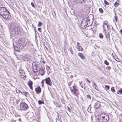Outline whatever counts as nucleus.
Segmentation results:
<instances>
[{
    "instance_id": "f257e3e1",
    "label": "nucleus",
    "mask_w": 122,
    "mask_h": 122,
    "mask_svg": "<svg viewBox=\"0 0 122 122\" xmlns=\"http://www.w3.org/2000/svg\"><path fill=\"white\" fill-rule=\"evenodd\" d=\"M20 28L18 26H15L14 24L12 25L10 33L11 37H15L17 35H20Z\"/></svg>"
},
{
    "instance_id": "f03ea898",
    "label": "nucleus",
    "mask_w": 122,
    "mask_h": 122,
    "mask_svg": "<svg viewBox=\"0 0 122 122\" xmlns=\"http://www.w3.org/2000/svg\"><path fill=\"white\" fill-rule=\"evenodd\" d=\"M0 15L5 19L9 20L11 17V15L9 11L5 7H0Z\"/></svg>"
},
{
    "instance_id": "7ed1b4c3",
    "label": "nucleus",
    "mask_w": 122,
    "mask_h": 122,
    "mask_svg": "<svg viewBox=\"0 0 122 122\" xmlns=\"http://www.w3.org/2000/svg\"><path fill=\"white\" fill-rule=\"evenodd\" d=\"M90 19L88 17H84L81 23V27L83 29L85 28L86 27L90 26V25H88V23L89 22Z\"/></svg>"
},
{
    "instance_id": "20e7f679",
    "label": "nucleus",
    "mask_w": 122,
    "mask_h": 122,
    "mask_svg": "<svg viewBox=\"0 0 122 122\" xmlns=\"http://www.w3.org/2000/svg\"><path fill=\"white\" fill-rule=\"evenodd\" d=\"M69 88L72 94L75 95L76 96L79 95V93L78 92V90L76 87L75 85H74L73 86L72 88L71 87H69Z\"/></svg>"
},
{
    "instance_id": "39448f33",
    "label": "nucleus",
    "mask_w": 122,
    "mask_h": 122,
    "mask_svg": "<svg viewBox=\"0 0 122 122\" xmlns=\"http://www.w3.org/2000/svg\"><path fill=\"white\" fill-rule=\"evenodd\" d=\"M29 108L28 105L25 102H22L20 105V110L22 111H26Z\"/></svg>"
},
{
    "instance_id": "423d86ee",
    "label": "nucleus",
    "mask_w": 122,
    "mask_h": 122,
    "mask_svg": "<svg viewBox=\"0 0 122 122\" xmlns=\"http://www.w3.org/2000/svg\"><path fill=\"white\" fill-rule=\"evenodd\" d=\"M24 43L26 44V42L25 41L24 39L21 38L17 41L16 44L17 45H20L24 44Z\"/></svg>"
},
{
    "instance_id": "0eeeda50",
    "label": "nucleus",
    "mask_w": 122,
    "mask_h": 122,
    "mask_svg": "<svg viewBox=\"0 0 122 122\" xmlns=\"http://www.w3.org/2000/svg\"><path fill=\"white\" fill-rule=\"evenodd\" d=\"M44 80L45 81V82L47 84L50 86H51L52 85V82L51 81V79L49 77L45 78L44 79Z\"/></svg>"
},
{
    "instance_id": "6e6552de",
    "label": "nucleus",
    "mask_w": 122,
    "mask_h": 122,
    "mask_svg": "<svg viewBox=\"0 0 122 122\" xmlns=\"http://www.w3.org/2000/svg\"><path fill=\"white\" fill-rule=\"evenodd\" d=\"M39 71L40 74L41 75H43L45 74L44 69L42 67L39 68Z\"/></svg>"
},
{
    "instance_id": "1a4fd4ad",
    "label": "nucleus",
    "mask_w": 122,
    "mask_h": 122,
    "mask_svg": "<svg viewBox=\"0 0 122 122\" xmlns=\"http://www.w3.org/2000/svg\"><path fill=\"white\" fill-rule=\"evenodd\" d=\"M38 63L36 62H34L32 64L33 70H36L37 69Z\"/></svg>"
},
{
    "instance_id": "9d476101",
    "label": "nucleus",
    "mask_w": 122,
    "mask_h": 122,
    "mask_svg": "<svg viewBox=\"0 0 122 122\" xmlns=\"http://www.w3.org/2000/svg\"><path fill=\"white\" fill-rule=\"evenodd\" d=\"M41 88L39 86L35 88V91L37 94H38L41 93Z\"/></svg>"
},
{
    "instance_id": "9b49d317",
    "label": "nucleus",
    "mask_w": 122,
    "mask_h": 122,
    "mask_svg": "<svg viewBox=\"0 0 122 122\" xmlns=\"http://www.w3.org/2000/svg\"><path fill=\"white\" fill-rule=\"evenodd\" d=\"M103 118L104 122H107L109 120V116L108 115L103 116Z\"/></svg>"
},
{
    "instance_id": "f8f14e48",
    "label": "nucleus",
    "mask_w": 122,
    "mask_h": 122,
    "mask_svg": "<svg viewBox=\"0 0 122 122\" xmlns=\"http://www.w3.org/2000/svg\"><path fill=\"white\" fill-rule=\"evenodd\" d=\"M103 28L104 30L105 36L107 38V41H110L109 35L108 33H107V32L106 33V31L105 30V28L104 26H103Z\"/></svg>"
},
{
    "instance_id": "ddd939ff",
    "label": "nucleus",
    "mask_w": 122,
    "mask_h": 122,
    "mask_svg": "<svg viewBox=\"0 0 122 122\" xmlns=\"http://www.w3.org/2000/svg\"><path fill=\"white\" fill-rule=\"evenodd\" d=\"M18 46V48H19L20 50L22 49L25 46H26V44H25L24 43V44H22L20 45H17Z\"/></svg>"
},
{
    "instance_id": "4468645a",
    "label": "nucleus",
    "mask_w": 122,
    "mask_h": 122,
    "mask_svg": "<svg viewBox=\"0 0 122 122\" xmlns=\"http://www.w3.org/2000/svg\"><path fill=\"white\" fill-rule=\"evenodd\" d=\"M103 118V116H101V115H100V116L99 118H97V119L99 122H104Z\"/></svg>"
},
{
    "instance_id": "2eb2a0df",
    "label": "nucleus",
    "mask_w": 122,
    "mask_h": 122,
    "mask_svg": "<svg viewBox=\"0 0 122 122\" xmlns=\"http://www.w3.org/2000/svg\"><path fill=\"white\" fill-rule=\"evenodd\" d=\"M27 114L28 117L30 118H31L34 116V113L31 112H29L27 113Z\"/></svg>"
},
{
    "instance_id": "dca6fc26",
    "label": "nucleus",
    "mask_w": 122,
    "mask_h": 122,
    "mask_svg": "<svg viewBox=\"0 0 122 122\" xmlns=\"http://www.w3.org/2000/svg\"><path fill=\"white\" fill-rule=\"evenodd\" d=\"M100 104L99 103H96L94 104V107L95 109H98L100 106Z\"/></svg>"
},
{
    "instance_id": "f3484780",
    "label": "nucleus",
    "mask_w": 122,
    "mask_h": 122,
    "mask_svg": "<svg viewBox=\"0 0 122 122\" xmlns=\"http://www.w3.org/2000/svg\"><path fill=\"white\" fill-rule=\"evenodd\" d=\"M19 72L20 73H21L22 74V75L23 76H25V73L24 72V71H23L22 69H19ZM22 75H21V76Z\"/></svg>"
},
{
    "instance_id": "a211bd4d",
    "label": "nucleus",
    "mask_w": 122,
    "mask_h": 122,
    "mask_svg": "<svg viewBox=\"0 0 122 122\" xmlns=\"http://www.w3.org/2000/svg\"><path fill=\"white\" fill-rule=\"evenodd\" d=\"M78 55L82 59H84L85 58V57L83 55V54L82 53H78Z\"/></svg>"
},
{
    "instance_id": "6ab92c4d",
    "label": "nucleus",
    "mask_w": 122,
    "mask_h": 122,
    "mask_svg": "<svg viewBox=\"0 0 122 122\" xmlns=\"http://www.w3.org/2000/svg\"><path fill=\"white\" fill-rule=\"evenodd\" d=\"M68 49L72 54H73V51L72 50V47L69 46L68 48Z\"/></svg>"
},
{
    "instance_id": "aec40b11",
    "label": "nucleus",
    "mask_w": 122,
    "mask_h": 122,
    "mask_svg": "<svg viewBox=\"0 0 122 122\" xmlns=\"http://www.w3.org/2000/svg\"><path fill=\"white\" fill-rule=\"evenodd\" d=\"M64 46L65 48H66L67 46V43L66 42V38L64 40Z\"/></svg>"
},
{
    "instance_id": "412c9836",
    "label": "nucleus",
    "mask_w": 122,
    "mask_h": 122,
    "mask_svg": "<svg viewBox=\"0 0 122 122\" xmlns=\"http://www.w3.org/2000/svg\"><path fill=\"white\" fill-rule=\"evenodd\" d=\"M92 86L93 87L96 89L97 90L98 89V87L96 86V84L94 82H93V83L92 84Z\"/></svg>"
},
{
    "instance_id": "4be33fe9",
    "label": "nucleus",
    "mask_w": 122,
    "mask_h": 122,
    "mask_svg": "<svg viewBox=\"0 0 122 122\" xmlns=\"http://www.w3.org/2000/svg\"><path fill=\"white\" fill-rule=\"evenodd\" d=\"M23 94L26 97H28L29 96V93L26 92H23Z\"/></svg>"
},
{
    "instance_id": "5701e85b",
    "label": "nucleus",
    "mask_w": 122,
    "mask_h": 122,
    "mask_svg": "<svg viewBox=\"0 0 122 122\" xmlns=\"http://www.w3.org/2000/svg\"><path fill=\"white\" fill-rule=\"evenodd\" d=\"M23 60L25 61H28V58L26 56H23Z\"/></svg>"
},
{
    "instance_id": "b1692460",
    "label": "nucleus",
    "mask_w": 122,
    "mask_h": 122,
    "mask_svg": "<svg viewBox=\"0 0 122 122\" xmlns=\"http://www.w3.org/2000/svg\"><path fill=\"white\" fill-rule=\"evenodd\" d=\"M14 47L15 50L16 51H18L20 50L19 48H18V46L17 45L16 46H14Z\"/></svg>"
},
{
    "instance_id": "393cba45",
    "label": "nucleus",
    "mask_w": 122,
    "mask_h": 122,
    "mask_svg": "<svg viewBox=\"0 0 122 122\" xmlns=\"http://www.w3.org/2000/svg\"><path fill=\"white\" fill-rule=\"evenodd\" d=\"M33 82L31 80H29L28 81V85L29 86H32Z\"/></svg>"
},
{
    "instance_id": "a878e982",
    "label": "nucleus",
    "mask_w": 122,
    "mask_h": 122,
    "mask_svg": "<svg viewBox=\"0 0 122 122\" xmlns=\"http://www.w3.org/2000/svg\"><path fill=\"white\" fill-rule=\"evenodd\" d=\"M117 93L120 94H122V89H121L120 90H119L117 92Z\"/></svg>"
},
{
    "instance_id": "bb28decb",
    "label": "nucleus",
    "mask_w": 122,
    "mask_h": 122,
    "mask_svg": "<svg viewBox=\"0 0 122 122\" xmlns=\"http://www.w3.org/2000/svg\"><path fill=\"white\" fill-rule=\"evenodd\" d=\"M38 102L39 104L40 105L44 103V102L43 100H39L38 101Z\"/></svg>"
},
{
    "instance_id": "cd10ccee",
    "label": "nucleus",
    "mask_w": 122,
    "mask_h": 122,
    "mask_svg": "<svg viewBox=\"0 0 122 122\" xmlns=\"http://www.w3.org/2000/svg\"><path fill=\"white\" fill-rule=\"evenodd\" d=\"M78 50L79 51H82L83 50V48L81 46H80V47H77Z\"/></svg>"
},
{
    "instance_id": "c85d7f7f",
    "label": "nucleus",
    "mask_w": 122,
    "mask_h": 122,
    "mask_svg": "<svg viewBox=\"0 0 122 122\" xmlns=\"http://www.w3.org/2000/svg\"><path fill=\"white\" fill-rule=\"evenodd\" d=\"M99 12L101 13H103V10L101 8L99 9Z\"/></svg>"
},
{
    "instance_id": "c756f323",
    "label": "nucleus",
    "mask_w": 122,
    "mask_h": 122,
    "mask_svg": "<svg viewBox=\"0 0 122 122\" xmlns=\"http://www.w3.org/2000/svg\"><path fill=\"white\" fill-rule=\"evenodd\" d=\"M99 37L101 38H102L103 37V36L102 33H100L99 34Z\"/></svg>"
},
{
    "instance_id": "7c9ffc66",
    "label": "nucleus",
    "mask_w": 122,
    "mask_h": 122,
    "mask_svg": "<svg viewBox=\"0 0 122 122\" xmlns=\"http://www.w3.org/2000/svg\"><path fill=\"white\" fill-rule=\"evenodd\" d=\"M119 5V4L118 3L116 2L114 3V6L115 7H117Z\"/></svg>"
},
{
    "instance_id": "2f4dec72",
    "label": "nucleus",
    "mask_w": 122,
    "mask_h": 122,
    "mask_svg": "<svg viewBox=\"0 0 122 122\" xmlns=\"http://www.w3.org/2000/svg\"><path fill=\"white\" fill-rule=\"evenodd\" d=\"M104 63L105 65H109V63L106 60H105Z\"/></svg>"
},
{
    "instance_id": "473e14b6",
    "label": "nucleus",
    "mask_w": 122,
    "mask_h": 122,
    "mask_svg": "<svg viewBox=\"0 0 122 122\" xmlns=\"http://www.w3.org/2000/svg\"><path fill=\"white\" fill-rule=\"evenodd\" d=\"M42 25V23L39 21L38 22V23L37 26L38 27H40Z\"/></svg>"
},
{
    "instance_id": "72a5a7b5",
    "label": "nucleus",
    "mask_w": 122,
    "mask_h": 122,
    "mask_svg": "<svg viewBox=\"0 0 122 122\" xmlns=\"http://www.w3.org/2000/svg\"><path fill=\"white\" fill-rule=\"evenodd\" d=\"M111 91H112L113 92H115V89H114V87H112L111 88Z\"/></svg>"
},
{
    "instance_id": "f704fd0d",
    "label": "nucleus",
    "mask_w": 122,
    "mask_h": 122,
    "mask_svg": "<svg viewBox=\"0 0 122 122\" xmlns=\"http://www.w3.org/2000/svg\"><path fill=\"white\" fill-rule=\"evenodd\" d=\"M104 3L105 4L107 5H109V3L105 0H104Z\"/></svg>"
},
{
    "instance_id": "c9c22d12",
    "label": "nucleus",
    "mask_w": 122,
    "mask_h": 122,
    "mask_svg": "<svg viewBox=\"0 0 122 122\" xmlns=\"http://www.w3.org/2000/svg\"><path fill=\"white\" fill-rule=\"evenodd\" d=\"M105 88L107 90H108L109 89L110 87L108 85H105Z\"/></svg>"
},
{
    "instance_id": "e433bc0d",
    "label": "nucleus",
    "mask_w": 122,
    "mask_h": 122,
    "mask_svg": "<svg viewBox=\"0 0 122 122\" xmlns=\"http://www.w3.org/2000/svg\"><path fill=\"white\" fill-rule=\"evenodd\" d=\"M73 81H71L69 82L68 83V85L69 86H71L72 84Z\"/></svg>"
},
{
    "instance_id": "4c0bfd02",
    "label": "nucleus",
    "mask_w": 122,
    "mask_h": 122,
    "mask_svg": "<svg viewBox=\"0 0 122 122\" xmlns=\"http://www.w3.org/2000/svg\"><path fill=\"white\" fill-rule=\"evenodd\" d=\"M86 96L87 98H88L90 100L91 99V97L89 95H87Z\"/></svg>"
},
{
    "instance_id": "58836bf2",
    "label": "nucleus",
    "mask_w": 122,
    "mask_h": 122,
    "mask_svg": "<svg viewBox=\"0 0 122 122\" xmlns=\"http://www.w3.org/2000/svg\"><path fill=\"white\" fill-rule=\"evenodd\" d=\"M77 47H80V46H81L80 43L78 42H77Z\"/></svg>"
},
{
    "instance_id": "ea45409f",
    "label": "nucleus",
    "mask_w": 122,
    "mask_h": 122,
    "mask_svg": "<svg viewBox=\"0 0 122 122\" xmlns=\"http://www.w3.org/2000/svg\"><path fill=\"white\" fill-rule=\"evenodd\" d=\"M81 2V3H85L86 1V0H80V1Z\"/></svg>"
},
{
    "instance_id": "a19ab883",
    "label": "nucleus",
    "mask_w": 122,
    "mask_h": 122,
    "mask_svg": "<svg viewBox=\"0 0 122 122\" xmlns=\"http://www.w3.org/2000/svg\"><path fill=\"white\" fill-rule=\"evenodd\" d=\"M16 92L18 93H19L20 92H21V91L19 90V89H17V90H16Z\"/></svg>"
},
{
    "instance_id": "79ce46f5",
    "label": "nucleus",
    "mask_w": 122,
    "mask_h": 122,
    "mask_svg": "<svg viewBox=\"0 0 122 122\" xmlns=\"http://www.w3.org/2000/svg\"><path fill=\"white\" fill-rule=\"evenodd\" d=\"M31 4L33 7H35V5L32 2L31 3Z\"/></svg>"
},
{
    "instance_id": "37998d69",
    "label": "nucleus",
    "mask_w": 122,
    "mask_h": 122,
    "mask_svg": "<svg viewBox=\"0 0 122 122\" xmlns=\"http://www.w3.org/2000/svg\"><path fill=\"white\" fill-rule=\"evenodd\" d=\"M114 17L116 22H117V16H116L115 15L114 16Z\"/></svg>"
},
{
    "instance_id": "c03bdc74",
    "label": "nucleus",
    "mask_w": 122,
    "mask_h": 122,
    "mask_svg": "<svg viewBox=\"0 0 122 122\" xmlns=\"http://www.w3.org/2000/svg\"><path fill=\"white\" fill-rule=\"evenodd\" d=\"M38 31L40 32H41V28H38Z\"/></svg>"
},
{
    "instance_id": "a18cd8bd",
    "label": "nucleus",
    "mask_w": 122,
    "mask_h": 122,
    "mask_svg": "<svg viewBox=\"0 0 122 122\" xmlns=\"http://www.w3.org/2000/svg\"><path fill=\"white\" fill-rule=\"evenodd\" d=\"M107 69L109 70L111 69V67L110 66H108L107 67Z\"/></svg>"
},
{
    "instance_id": "49530a36",
    "label": "nucleus",
    "mask_w": 122,
    "mask_h": 122,
    "mask_svg": "<svg viewBox=\"0 0 122 122\" xmlns=\"http://www.w3.org/2000/svg\"><path fill=\"white\" fill-rule=\"evenodd\" d=\"M107 30H109V27L108 26V25H107Z\"/></svg>"
},
{
    "instance_id": "de8ad7c7",
    "label": "nucleus",
    "mask_w": 122,
    "mask_h": 122,
    "mask_svg": "<svg viewBox=\"0 0 122 122\" xmlns=\"http://www.w3.org/2000/svg\"><path fill=\"white\" fill-rule=\"evenodd\" d=\"M107 21H106L105 22H104V24H105L106 25L107 24Z\"/></svg>"
},
{
    "instance_id": "09e8293b",
    "label": "nucleus",
    "mask_w": 122,
    "mask_h": 122,
    "mask_svg": "<svg viewBox=\"0 0 122 122\" xmlns=\"http://www.w3.org/2000/svg\"><path fill=\"white\" fill-rule=\"evenodd\" d=\"M67 108H68V111L69 112H70L71 109L68 107H67Z\"/></svg>"
},
{
    "instance_id": "8fccbe9b",
    "label": "nucleus",
    "mask_w": 122,
    "mask_h": 122,
    "mask_svg": "<svg viewBox=\"0 0 122 122\" xmlns=\"http://www.w3.org/2000/svg\"><path fill=\"white\" fill-rule=\"evenodd\" d=\"M86 80H87L89 83H90V80H88L87 78H86Z\"/></svg>"
},
{
    "instance_id": "3c124183",
    "label": "nucleus",
    "mask_w": 122,
    "mask_h": 122,
    "mask_svg": "<svg viewBox=\"0 0 122 122\" xmlns=\"http://www.w3.org/2000/svg\"><path fill=\"white\" fill-rule=\"evenodd\" d=\"M73 77H74V76H73L72 75H71L70 76V77L71 78H73Z\"/></svg>"
},
{
    "instance_id": "603ef678",
    "label": "nucleus",
    "mask_w": 122,
    "mask_h": 122,
    "mask_svg": "<svg viewBox=\"0 0 122 122\" xmlns=\"http://www.w3.org/2000/svg\"><path fill=\"white\" fill-rule=\"evenodd\" d=\"M44 81V80H43L41 82V83H42V84H44V82L43 81Z\"/></svg>"
},
{
    "instance_id": "864d4df0",
    "label": "nucleus",
    "mask_w": 122,
    "mask_h": 122,
    "mask_svg": "<svg viewBox=\"0 0 122 122\" xmlns=\"http://www.w3.org/2000/svg\"><path fill=\"white\" fill-rule=\"evenodd\" d=\"M29 86L30 87V89H31L32 90L33 89H32L33 87H32V86Z\"/></svg>"
},
{
    "instance_id": "5fc2aeb1",
    "label": "nucleus",
    "mask_w": 122,
    "mask_h": 122,
    "mask_svg": "<svg viewBox=\"0 0 122 122\" xmlns=\"http://www.w3.org/2000/svg\"><path fill=\"white\" fill-rule=\"evenodd\" d=\"M120 32L121 34H122V29H121L120 30Z\"/></svg>"
},
{
    "instance_id": "6e6d98bb",
    "label": "nucleus",
    "mask_w": 122,
    "mask_h": 122,
    "mask_svg": "<svg viewBox=\"0 0 122 122\" xmlns=\"http://www.w3.org/2000/svg\"><path fill=\"white\" fill-rule=\"evenodd\" d=\"M90 20H89V22H88V25H90V26L92 24H90Z\"/></svg>"
},
{
    "instance_id": "4d7b16f0",
    "label": "nucleus",
    "mask_w": 122,
    "mask_h": 122,
    "mask_svg": "<svg viewBox=\"0 0 122 122\" xmlns=\"http://www.w3.org/2000/svg\"><path fill=\"white\" fill-rule=\"evenodd\" d=\"M18 120L20 121H21V120L20 118H19L18 119Z\"/></svg>"
},
{
    "instance_id": "13d9d810",
    "label": "nucleus",
    "mask_w": 122,
    "mask_h": 122,
    "mask_svg": "<svg viewBox=\"0 0 122 122\" xmlns=\"http://www.w3.org/2000/svg\"><path fill=\"white\" fill-rule=\"evenodd\" d=\"M20 93H21V94H23V92H20Z\"/></svg>"
},
{
    "instance_id": "bf43d9fd",
    "label": "nucleus",
    "mask_w": 122,
    "mask_h": 122,
    "mask_svg": "<svg viewBox=\"0 0 122 122\" xmlns=\"http://www.w3.org/2000/svg\"><path fill=\"white\" fill-rule=\"evenodd\" d=\"M71 14H72L73 15H74V14H75L73 12L72 13H71Z\"/></svg>"
},
{
    "instance_id": "052dcab7",
    "label": "nucleus",
    "mask_w": 122,
    "mask_h": 122,
    "mask_svg": "<svg viewBox=\"0 0 122 122\" xmlns=\"http://www.w3.org/2000/svg\"><path fill=\"white\" fill-rule=\"evenodd\" d=\"M45 47L46 48V49L47 50H48V48L46 47V46H45Z\"/></svg>"
},
{
    "instance_id": "680f3d73",
    "label": "nucleus",
    "mask_w": 122,
    "mask_h": 122,
    "mask_svg": "<svg viewBox=\"0 0 122 122\" xmlns=\"http://www.w3.org/2000/svg\"><path fill=\"white\" fill-rule=\"evenodd\" d=\"M34 31H35V32H36V31H37L35 29H34Z\"/></svg>"
},
{
    "instance_id": "e2e57ef3",
    "label": "nucleus",
    "mask_w": 122,
    "mask_h": 122,
    "mask_svg": "<svg viewBox=\"0 0 122 122\" xmlns=\"http://www.w3.org/2000/svg\"><path fill=\"white\" fill-rule=\"evenodd\" d=\"M44 85V84H42V87H43Z\"/></svg>"
},
{
    "instance_id": "0e129e2a",
    "label": "nucleus",
    "mask_w": 122,
    "mask_h": 122,
    "mask_svg": "<svg viewBox=\"0 0 122 122\" xmlns=\"http://www.w3.org/2000/svg\"><path fill=\"white\" fill-rule=\"evenodd\" d=\"M90 105L89 106V107H88V109H87L88 110V109L89 108V107L90 106Z\"/></svg>"
},
{
    "instance_id": "69168bd1",
    "label": "nucleus",
    "mask_w": 122,
    "mask_h": 122,
    "mask_svg": "<svg viewBox=\"0 0 122 122\" xmlns=\"http://www.w3.org/2000/svg\"><path fill=\"white\" fill-rule=\"evenodd\" d=\"M33 72H34V73H35L36 71H33Z\"/></svg>"
},
{
    "instance_id": "338daca9",
    "label": "nucleus",
    "mask_w": 122,
    "mask_h": 122,
    "mask_svg": "<svg viewBox=\"0 0 122 122\" xmlns=\"http://www.w3.org/2000/svg\"><path fill=\"white\" fill-rule=\"evenodd\" d=\"M120 115L121 116H122V114H120Z\"/></svg>"
},
{
    "instance_id": "774afa93",
    "label": "nucleus",
    "mask_w": 122,
    "mask_h": 122,
    "mask_svg": "<svg viewBox=\"0 0 122 122\" xmlns=\"http://www.w3.org/2000/svg\"><path fill=\"white\" fill-rule=\"evenodd\" d=\"M28 122H32L31 121H28Z\"/></svg>"
}]
</instances>
